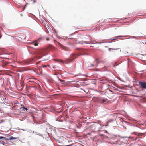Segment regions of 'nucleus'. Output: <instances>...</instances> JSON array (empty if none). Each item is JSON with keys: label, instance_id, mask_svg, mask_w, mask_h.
I'll return each instance as SVG.
<instances>
[{"label": "nucleus", "instance_id": "f257e3e1", "mask_svg": "<svg viewBox=\"0 0 146 146\" xmlns=\"http://www.w3.org/2000/svg\"><path fill=\"white\" fill-rule=\"evenodd\" d=\"M86 54H72L70 55L69 58H66L64 60V62L66 64H68L74 60L78 56L80 55Z\"/></svg>", "mask_w": 146, "mask_h": 146}, {"label": "nucleus", "instance_id": "f03ea898", "mask_svg": "<svg viewBox=\"0 0 146 146\" xmlns=\"http://www.w3.org/2000/svg\"><path fill=\"white\" fill-rule=\"evenodd\" d=\"M95 101L101 104H108L111 103V102L107 99L102 97H96Z\"/></svg>", "mask_w": 146, "mask_h": 146}, {"label": "nucleus", "instance_id": "7ed1b4c3", "mask_svg": "<svg viewBox=\"0 0 146 146\" xmlns=\"http://www.w3.org/2000/svg\"><path fill=\"white\" fill-rule=\"evenodd\" d=\"M46 49H38L36 50V53L38 54L44 55V54L46 53Z\"/></svg>", "mask_w": 146, "mask_h": 146}, {"label": "nucleus", "instance_id": "20e7f679", "mask_svg": "<svg viewBox=\"0 0 146 146\" xmlns=\"http://www.w3.org/2000/svg\"><path fill=\"white\" fill-rule=\"evenodd\" d=\"M41 38H39L38 39L36 40L33 41L32 42V44H33L35 46H37L38 45V44L41 40Z\"/></svg>", "mask_w": 146, "mask_h": 146}, {"label": "nucleus", "instance_id": "39448f33", "mask_svg": "<svg viewBox=\"0 0 146 146\" xmlns=\"http://www.w3.org/2000/svg\"><path fill=\"white\" fill-rule=\"evenodd\" d=\"M7 139L5 137H0V143L4 144L5 143V141H7Z\"/></svg>", "mask_w": 146, "mask_h": 146}, {"label": "nucleus", "instance_id": "423d86ee", "mask_svg": "<svg viewBox=\"0 0 146 146\" xmlns=\"http://www.w3.org/2000/svg\"><path fill=\"white\" fill-rule=\"evenodd\" d=\"M139 84L141 88L146 89V82H139Z\"/></svg>", "mask_w": 146, "mask_h": 146}, {"label": "nucleus", "instance_id": "0eeeda50", "mask_svg": "<svg viewBox=\"0 0 146 146\" xmlns=\"http://www.w3.org/2000/svg\"><path fill=\"white\" fill-rule=\"evenodd\" d=\"M58 44L60 46V47L62 49L66 51H70V50L69 48L64 46L62 45L60 43L58 42Z\"/></svg>", "mask_w": 146, "mask_h": 146}, {"label": "nucleus", "instance_id": "6e6552de", "mask_svg": "<svg viewBox=\"0 0 146 146\" xmlns=\"http://www.w3.org/2000/svg\"><path fill=\"white\" fill-rule=\"evenodd\" d=\"M94 63H95L94 64H91V65L92 66H97L98 65V61L96 60L94 62Z\"/></svg>", "mask_w": 146, "mask_h": 146}, {"label": "nucleus", "instance_id": "1a4fd4ad", "mask_svg": "<svg viewBox=\"0 0 146 146\" xmlns=\"http://www.w3.org/2000/svg\"><path fill=\"white\" fill-rule=\"evenodd\" d=\"M70 39L72 40H73V42H74L76 44H77L78 42H77V39L75 38H69V39Z\"/></svg>", "mask_w": 146, "mask_h": 146}, {"label": "nucleus", "instance_id": "9d476101", "mask_svg": "<svg viewBox=\"0 0 146 146\" xmlns=\"http://www.w3.org/2000/svg\"><path fill=\"white\" fill-rule=\"evenodd\" d=\"M123 37V36H118L114 37L113 39H112V40H115L117 39H118L119 37Z\"/></svg>", "mask_w": 146, "mask_h": 146}, {"label": "nucleus", "instance_id": "9b49d317", "mask_svg": "<svg viewBox=\"0 0 146 146\" xmlns=\"http://www.w3.org/2000/svg\"><path fill=\"white\" fill-rule=\"evenodd\" d=\"M7 140H11L15 139H17V138L15 137H10L9 138H7Z\"/></svg>", "mask_w": 146, "mask_h": 146}, {"label": "nucleus", "instance_id": "f8f14e48", "mask_svg": "<svg viewBox=\"0 0 146 146\" xmlns=\"http://www.w3.org/2000/svg\"><path fill=\"white\" fill-rule=\"evenodd\" d=\"M117 50V48H110L109 49V50L110 51H111V50Z\"/></svg>", "mask_w": 146, "mask_h": 146}, {"label": "nucleus", "instance_id": "ddd939ff", "mask_svg": "<svg viewBox=\"0 0 146 146\" xmlns=\"http://www.w3.org/2000/svg\"><path fill=\"white\" fill-rule=\"evenodd\" d=\"M59 80L61 82H65V81L64 80H61V79H59Z\"/></svg>", "mask_w": 146, "mask_h": 146}, {"label": "nucleus", "instance_id": "4468645a", "mask_svg": "<svg viewBox=\"0 0 146 146\" xmlns=\"http://www.w3.org/2000/svg\"><path fill=\"white\" fill-rule=\"evenodd\" d=\"M31 1H33L34 3H35L36 2V0H31Z\"/></svg>", "mask_w": 146, "mask_h": 146}, {"label": "nucleus", "instance_id": "2eb2a0df", "mask_svg": "<svg viewBox=\"0 0 146 146\" xmlns=\"http://www.w3.org/2000/svg\"><path fill=\"white\" fill-rule=\"evenodd\" d=\"M87 41H85L84 43H86V44H89L90 43V42H86Z\"/></svg>", "mask_w": 146, "mask_h": 146}, {"label": "nucleus", "instance_id": "dca6fc26", "mask_svg": "<svg viewBox=\"0 0 146 146\" xmlns=\"http://www.w3.org/2000/svg\"><path fill=\"white\" fill-rule=\"evenodd\" d=\"M24 108L26 111H27L28 110V109L25 107H24Z\"/></svg>", "mask_w": 146, "mask_h": 146}, {"label": "nucleus", "instance_id": "f3484780", "mask_svg": "<svg viewBox=\"0 0 146 146\" xmlns=\"http://www.w3.org/2000/svg\"><path fill=\"white\" fill-rule=\"evenodd\" d=\"M43 67H46L47 66H46V65H43Z\"/></svg>", "mask_w": 146, "mask_h": 146}, {"label": "nucleus", "instance_id": "a211bd4d", "mask_svg": "<svg viewBox=\"0 0 146 146\" xmlns=\"http://www.w3.org/2000/svg\"><path fill=\"white\" fill-rule=\"evenodd\" d=\"M1 35H0V38H1Z\"/></svg>", "mask_w": 146, "mask_h": 146}, {"label": "nucleus", "instance_id": "6ab92c4d", "mask_svg": "<svg viewBox=\"0 0 146 146\" xmlns=\"http://www.w3.org/2000/svg\"><path fill=\"white\" fill-rule=\"evenodd\" d=\"M67 146H70V145H68Z\"/></svg>", "mask_w": 146, "mask_h": 146}, {"label": "nucleus", "instance_id": "aec40b11", "mask_svg": "<svg viewBox=\"0 0 146 146\" xmlns=\"http://www.w3.org/2000/svg\"><path fill=\"white\" fill-rule=\"evenodd\" d=\"M62 62H63L62 61Z\"/></svg>", "mask_w": 146, "mask_h": 146}, {"label": "nucleus", "instance_id": "412c9836", "mask_svg": "<svg viewBox=\"0 0 146 146\" xmlns=\"http://www.w3.org/2000/svg\"><path fill=\"white\" fill-rule=\"evenodd\" d=\"M105 126H107L106 125H105Z\"/></svg>", "mask_w": 146, "mask_h": 146}]
</instances>
